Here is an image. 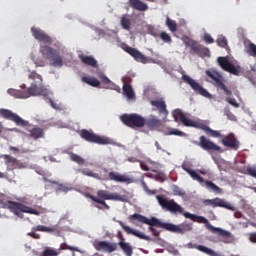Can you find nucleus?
I'll return each instance as SVG.
<instances>
[{
	"mask_svg": "<svg viewBox=\"0 0 256 256\" xmlns=\"http://www.w3.org/2000/svg\"><path fill=\"white\" fill-rule=\"evenodd\" d=\"M34 231H42L43 233H54L55 228L47 227L44 225H38L34 228Z\"/></svg>",
	"mask_w": 256,
	"mask_h": 256,
	"instance_id": "4c0bfd02",
	"label": "nucleus"
},
{
	"mask_svg": "<svg viewBox=\"0 0 256 256\" xmlns=\"http://www.w3.org/2000/svg\"><path fill=\"white\" fill-rule=\"evenodd\" d=\"M40 53L43 58L32 56L36 67H45L47 61H50L52 67H63V57L55 48L51 46H40Z\"/></svg>",
	"mask_w": 256,
	"mask_h": 256,
	"instance_id": "39448f33",
	"label": "nucleus"
},
{
	"mask_svg": "<svg viewBox=\"0 0 256 256\" xmlns=\"http://www.w3.org/2000/svg\"><path fill=\"white\" fill-rule=\"evenodd\" d=\"M220 204H221V198L204 200V205H210L213 208L219 207Z\"/></svg>",
	"mask_w": 256,
	"mask_h": 256,
	"instance_id": "72a5a7b5",
	"label": "nucleus"
},
{
	"mask_svg": "<svg viewBox=\"0 0 256 256\" xmlns=\"http://www.w3.org/2000/svg\"><path fill=\"white\" fill-rule=\"evenodd\" d=\"M31 32L34 39H36L40 43H44L45 45H51V43H53V39H51L50 36L47 33H45L43 30L32 27Z\"/></svg>",
	"mask_w": 256,
	"mask_h": 256,
	"instance_id": "a211bd4d",
	"label": "nucleus"
},
{
	"mask_svg": "<svg viewBox=\"0 0 256 256\" xmlns=\"http://www.w3.org/2000/svg\"><path fill=\"white\" fill-rule=\"evenodd\" d=\"M155 147L158 151L161 150V145L157 141L155 142Z\"/></svg>",
	"mask_w": 256,
	"mask_h": 256,
	"instance_id": "0e129e2a",
	"label": "nucleus"
},
{
	"mask_svg": "<svg viewBox=\"0 0 256 256\" xmlns=\"http://www.w3.org/2000/svg\"><path fill=\"white\" fill-rule=\"evenodd\" d=\"M167 135H176L177 137H185L184 132H182L181 130L175 129V128H170L168 130Z\"/></svg>",
	"mask_w": 256,
	"mask_h": 256,
	"instance_id": "a18cd8bd",
	"label": "nucleus"
},
{
	"mask_svg": "<svg viewBox=\"0 0 256 256\" xmlns=\"http://www.w3.org/2000/svg\"><path fill=\"white\" fill-rule=\"evenodd\" d=\"M190 49L193 51V53H196V55H201L203 51H209V49L204 48L203 46L197 44L195 41L191 42Z\"/></svg>",
	"mask_w": 256,
	"mask_h": 256,
	"instance_id": "c85d7f7f",
	"label": "nucleus"
},
{
	"mask_svg": "<svg viewBox=\"0 0 256 256\" xmlns=\"http://www.w3.org/2000/svg\"><path fill=\"white\" fill-rule=\"evenodd\" d=\"M216 43L219 47H227V38L225 36H219Z\"/></svg>",
	"mask_w": 256,
	"mask_h": 256,
	"instance_id": "49530a36",
	"label": "nucleus"
},
{
	"mask_svg": "<svg viewBox=\"0 0 256 256\" xmlns=\"http://www.w3.org/2000/svg\"><path fill=\"white\" fill-rule=\"evenodd\" d=\"M27 235H28V237H32V239H39L40 238V235L35 233V232H29Z\"/></svg>",
	"mask_w": 256,
	"mask_h": 256,
	"instance_id": "4d7b16f0",
	"label": "nucleus"
},
{
	"mask_svg": "<svg viewBox=\"0 0 256 256\" xmlns=\"http://www.w3.org/2000/svg\"><path fill=\"white\" fill-rule=\"evenodd\" d=\"M96 195L98 201H121L122 203H125V201H127L126 195L111 193L107 190H98Z\"/></svg>",
	"mask_w": 256,
	"mask_h": 256,
	"instance_id": "9b49d317",
	"label": "nucleus"
},
{
	"mask_svg": "<svg viewBox=\"0 0 256 256\" xmlns=\"http://www.w3.org/2000/svg\"><path fill=\"white\" fill-rule=\"evenodd\" d=\"M150 227H149V230L150 231H152V233H153V235L155 236V237H157L158 235H159V232H157L156 230H155V228H153L154 226H151V225H149Z\"/></svg>",
	"mask_w": 256,
	"mask_h": 256,
	"instance_id": "680f3d73",
	"label": "nucleus"
},
{
	"mask_svg": "<svg viewBox=\"0 0 256 256\" xmlns=\"http://www.w3.org/2000/svg\"><path fill=\"white\" fill-rule=\"evenodd\" d=\"M129 219H131L132 221H138V223H144V225H151L159 227L160 229H166V231H172V233H180L181 235L189 231H193V226H191V224L182 223L180 225H174L171 223L161 222L159 219L155 217L149 219L137 213L130 215Z\"/></svg>",
	"mask_w": 256,
	"mask_h": 256,
	"instance_id": "7ed1b4c3",
	"label": "nucleus"
},
{
	"mask_svg": "<svg viewBox=\"0 0 256 256\" xmlns=\"http://www.w3.org/2000/svg\"><path fill=\"white\" fill-rule=\"evenodd\" d=\"M59 250H55L53 248H46L40 256H58Z\"/></svg>",
	"mask_w": 256,
	"mask_h": 256,
	"instance_id": "e433bc0d",
	"label": "nucleus"
},
{
	"mask_svg": "<svg viewBox=\"0 0 256 256\" xmlns=\"http://www.w3.org/2000/svg\"><path fill=\"white\" fill-rule=\"evenodd\" d=\"M9 149H10V151H13L14 153H19V148L15 147V146H10Z\"/></svg>",
	"mask_w": 256,
	"mask_h": 256,
	"instance_id": "e2e57ef3",
	"label": "nucleus"
},
{
	"mask_svg": "<svg viewBox=\"0 0 256 256\" xmlns=\"http://www.w3.org/2000/svg\"><path fill=\"white\" fill-rule=\"evenodd\" d=\"M166 25L172 33H175V31H177V23L171 20L169 17H167L166 19Z\"/></svg>",
	"mask_w": 256,
	"mask_h": 256,
	"instance_id": "ea45409f",
	"label": "nucleus"
},
{
	"mask_svg": "<svg viewBox=\"0 0 256 256\" xmlns=\"http://www.w3.org/2000/svg\"><path fill=\"white\" fill-rule=\"evenodd\" d=\"M94 207H96V209H103V207H101V205L95 204Z\"/></svg>",
	"mask_w": 256,
	"mask_h": 256,
	"instance_id": "338daca9",
	"label": "nucleus"
},
{
	"mask_svg": "<svg viewBox=\"0 0 256 256\" xmlns=\"http://www.w3.org/2000/svg\"><path fill=\"white\" fill-rule=\"evenodd\" d=\"M130 7L136 9V11H147V4L143 3L141 0H129Z\"/></svg>",
	"mask_w": 256,
	"mask_h": 256,
	"instance_id": "a878e982",
	"label": "nucleus"
},
{
	"mask_svg": "<svg viewBox=\"0 0 256 256\" xmlns=\"http://www.w3.org/2000/svg\"><path fill=\"white\" fill-rule=\"evenodd\" d=\"M0 159H4V163L9 171H14V169H21V167H23V163L9 154H1Z\"/></svg>",
	"mask_w": 256,
	"mask_h": 256,
	"instance_id": "dca6fc26",
	"label": "nucleus"
},
{
	"mask_svg": "<svg viewBox=\"0 0 256 256\" xmlns=\"http://www.w3.org/2000/svg\"><path fill=\"white\" fill-rule=\"evenodd\" d=\"M204 41L208 44L215 43V40L213 39V37H211V34L209 33L204 34Z\"/></svg>",
	"mask_w": 256,
	"mask_h": 256,
	"instance_id": "603ef678",
	"label": "nucleus"
},
{
	"mask_svg": "<svg viewBox=\"0 0 256 256\" xmlns=\"http://www.w3.org/2000/svg\"><path fill=\"white\" fill-rule=\"evenodd\" d=\"M160 39L163 40L164 43H168V44L173 43V39H171V35H169L165 31L160 33Z\"/></svg>",
	"mask_w": 256,
	"mask_h": 256,
	"instance_id": "37998d69",
	"label": "nucleus"
},
{
	"mask_svg": "<svg viewBox=\"0 0 256 256\" xmlns=\"http://www.w3.org/2000/svg\"><path fill=\"white\" fill-rule=\"evenodd\" d=\"M98 77L102 81L103 85H111V81L105 74H100Z\"/></svg>",
	"mask_w": 256,
	"mask_h": 256,
	"instance_id": "09e8293b",
	"label": "nucleus"
},
{
	"mask_svg": "<svg viewBox=\"0 0 256 256\" xmlns=\"http://www.w3.org/2000/svg\"><path fill=\"white\" fill-rule=\"evenodd\" d=\"M80 173H82V175H86L87 177H94L95 176L93 174V171L87 170V169L80 170Z\"/></svg>",
	"mask_w": 256,
	"mask_h": 256,
	"instance_id": "5fc2aeb1",
	"label": "nucleus"
},
{
	"mask_svg": "<svg viewBox=\"0 0 256 256\" xmlns=\"http://www.w3.org/2000/svg\"><path fill=\"white\" fill-rule=\"evenodd\" d=\"M31 32L34 39H36L40 43H44L45 45H51V43H53V39H51L50 36L47 33H45L43 30L32 27Z\"/></svg>",
	"mask_w": 256,
	"mask_h": 256,
	"instance_id": "f3484780",
	"label": "nucleus"
},
{
	"mask_svg": "<svg viewBox=\"0 0 256 256\" xmlns=\"http://www.w3.org/2000/svg\"><path fill=\"white\" fill-rule=\"evenodd\" d=\"M122 81H123L124 85H127V83H131V77L125 76L122 78Z\"/></svg>",
	"mask_w": 256,
	"mask_h": 256,
	"instance_id": "bf43d9fd",
	"label": "nucleus"
},
{
	"mask_svg": "<svg viewBox=\"0 0 256 256\" xmlns=\"http://www.w3.org/2000/svg\"><path fill=\"white\" fill-rule=\"evenodd\" d=\"M108 179L109 181H115V183H129V181H131L129 176L116 171L109 172Z\"/></svg>",
	"mask_w": 256,
	"mask_h": 256,
	"instance_id": "4be33fe9",
	"label": "nucleus"
},
{
	"mask_svg": "<svg viewBox=\"0 0 256 256\" xmlns=\"http://www.w3.org/2000/svg\"><path fill=\"white\" fill-rule=\"evenodd\" d=\"M52 185H57L56 186V191H59L61 193H68L69 187L64 185V184H58L56 181H51Z\"/></svg>",
	"mask_w": 256,
	"mask_h": 256,
	"instance_id": "58836bf2",
	"label": "nucleus"
},
{
	"mask_svg": "<svg viewBox=\"0 0 256 256\" xmlns=\"http://www.w3.org/2000/svg\"><path fill=\"white\" fill-rule=\"evenodd\" d=\"M80 137L84 139V141H88V143H96L97 145H111V139L99 136L87 129L80 131Z\"/></svg>",
	"mask_w": 256,
	"mask_h": 256,
	"instance_id": "1a4fd4ad",
	"label": "nucleus"
},
{
	"mask_svg": "<svg viewBox=\"0 0 256 256\" xmlns=\"http://www.w3.org/2000/svg\"><path fill=\"white\" fill-rule=\"evenodd\" d=\"M67 249L69 251H79V249H77L76 247H73V246H69V245H67V243H62L60 245V251H65Z\"/></svg>",
	"mask_w": 256,
	"mask_h": 256,
	"instance_id": "de8ad7c7",
	"label": "nucleus"
},
{
	"mask_svg": "<svg viewBox=\"0 0 256 256\" xmlns=\"http://www.w3.org/2000/svg\"><path fill=\"white\" fill-rule=\"evenodd\" d=\"M123 93L129 99H135V92L133 91V87L130 84L123 85Z\"/></svg>",
	"mask_w": 256,
	"mask_h": 256,
	"instance_id": "c756f323",
	"label": "nucleus"
},
{
	"mask_svg": "<svg viewBox=\"0 0 256 256\" xmlns=\"http://www.w3.org/2000/svg\"><path fill=\"white\" fill-rule=\"evenodd\" d=\"M248 175H250V177H254V179H256V168L255 167H247L246 169Z\"/></svg>",
	"mask_w": 256,
	"mask_h": 256,
	"instance_id": "3c124183",
	"label": "nucleus"
},
{
	"mask_svg": "<svg viewBox=\"0 0 256 256\" xmlns=\"http://www.w3.org/2000/svg\"><path fill=\"white\" fill-rule=\"evenodd\" d=\"M150 105H152V107H156L159 113H167V104H165L163 99L152 100L150 101Z\"/></svg>",
	"mask_w": 256,
	"mask_h": 256,
	"instance_id": "393cba45",
	"label": "nucleus"
},
{
	"mask_svg": "<svg viewBox=\"0 0 256 256\" xmlns=\"http://www.w3.org/2000/svg\"><path fill=\"white\" fill-rule=\"evenodd\" d=\"M118 245L121 247L122 251H124L125 255L132 256L133 255V248L127 242L120 241Z\"/></svg>",
	"mask_w": 256,
	"mask_h": 256,
	"instance_id": "7c9ffc66",
	"label": "nucleus"
},
{
	"mask_svg": "<svg viewBox=\"0 0 256 256\" xmlns=\"http://www.w3.org/2000/svg\"><path fill=\"white\" fill-rule=\"evenodd\" d=\"M205 185L207 189H211V191H214V193H221V189L219 188V186H217L212 181L206 180Z\"/></svg>",
	"mask_w": 256,
	"mask_h": 256,
	"instance_id": "f704fd0d",
	"label": "nucleus"
},
{
	"mask_svg": "<svg viewBox=\"0 0 256 256\" xmlns=\"http://www.w3.org/2000/svg\"><path fill=\"white\" fill-rule=\"evenodd\" d=\"M119 225L122 227V229H124L126 233H128V235H134V237H138V239H143L144 241H151V238L143 234V232L134 230L129 226H125L123 222H119Z\"/></svg>",
	"mask_w": 256,
	"mask_h": 256,
	"instance_id": "412c9836",
	"label": "nucleus"
},
{
	"mask_svg": "<svg viewBox=\"0 0 256 256\" xmlns=\"http://www.w3.org/2000/svg\"><path fill=\"white\" fill-rule=\"evenodd\" d=\"M5 178V174L3 172H0V179H4Z\"/></svg>",
	"mask_w": 256,
	"mask_h": 256,
	"instance_id": "774afa93",
	"label": "nucleus"
},
{
	"mask_svg": "<svg viewBox=\"0 0 256 256\" xmlns=\"http://www.w3.org/2000/svg\"><path fill=\"white\" fill-rule=\"evenodd\" d=\"M145 125L148 127V129H158V127L161 125V120L157 118H150L148 120H145Z\"/></svg>",
	"mask_w": 256,
	"mask_h": 256,
	"instance_id": "cd10ccee",
	"label": "nucleus"
},
{
	"mask_svg": "<svg viewBox=\"0 0 256 256\" xmlns=\"http://www.w3.org/2000/svg\"><path fill=\"white\" fill-rule=\"evenodd\" d=\"M142 185H143L144 191H146L148 195H155L156 191L150 190L145 182H143Z\"/></svg>",
	"mask_w": 256,
	"mask_h": 256,
	"instance_id": "864d4df0",
	"label": "nucleus"
},
{
	"mask_svg": "<svg viewBox=\"0 0 256 256\" xmlns=\"http://www.w3.org/2000/svg\"><path fill=\"white\" fill-rule=\"evenodd\" d=\"M127 161H129V163H139L140 160H138L137 158L135 157H129L127 159Z\"/></svg>",
	"mask_w": 256,
	"mask_h": 256,
	"instance_id": "052dcab7",
	"label": "nucleus"
},
{
	"mask_svg": "<svg viewBox=\"0 0 256 256\" xmlns=\"http://www.w3.org/2000/svg\"><path fill=\"white\" fill-rule=\"evenodd\" d=\"M120 25L126 31H129L131 29V20L126 16H122L120 20Z\"/></svg>",
	"mask_w": 256,
	"mask_h": 256,
	"instance_id": "473e14b6",
	"label": "nucleus"
},
{
	"mask_svg": "<svg viewBox=\"0 0 256 256\" xmlns=\"http://www.w3.org/2000/svg\"><path fill=\"white\" fill-rule=\"evenodd\" d=\"M50 103H51V105H52V107H53L54 109H57V106H55V102H53L52 100H50Z\"/></svg>",
	"mask_w": 256,
	"mask_h": 256,
	"instance_id": "69168bd1",
	"label": "nucleus"
},
{
	"mask_svg": "<svg viewBox=\"0 0 256 256\" xmlns=\"http://www.w3.org/2000/svg\"><path fill=\"white\" fill-rule=\"evenodd\" d=\"M28 79H32V81L38 80V85L32 83L27 90L8 89L9 95L16 97V99H29V97H35L37 95H42L43 97L49 96V90L43 87V76L36 71H32L29 74Z\"/></svg>",
	"mask_w": 256,
	"mask_h": 256,
	"instance_id": "f03ea898",
	"label": "nucleus"
},
{
	"mask_svg": "<svg viewBox=\"0 0 256 256\" xmlns=\"http://www.w3.org/2000/svg\"><path fill=\"white\" fill-rule=\"evenodd\" d=\"M184 117H185V114L180 109L173 111V118L176 122L182 121L184 119Z\"/></svg>",
	"mask_w": 256,
	"mask_h": 256,
	"instance_id": "a19ab883",
	"label": "nucleus"
},
{
	"mask_svg": "<svg viewBox=\"0 0 256 256\" xmlns=\"http://www.w3.org/2000/svg\"><path fill=\"white\" fill-rule=\"evenodd\" d=\"M197 146L201 147L203 151H207L208 153H223V149L221 148V146L211 141V139L207 138L205 135L199 137V142H197Z\"/></svg>",
	"mask_w": 256,
	"mask_h": 256,
	"instance_id": "9d476101",
	"label": "nucleus"
},
{
	"mask_svg": "<svg viewBox=\"0 0 256 256\" xmlns=\"http://www.w3.org/2000/svg\"><path fill=\"white\" fill-rule=\"evenodd\" d=\"M247 53L250 57H256V45L253 42L248 44Z\"/></svg>",
	"mask_w": 256,
	"mask_h": 256,
	"instance_id": "79ce46f5",
	"label": "nucleus"
},
{
	"mask_svg": "<svg viewBox=\"0 0 256 256\" xmlns=\"http://www.w3.org/2000/svg\"><path fill=\"white\" fill-rule=\"evenodd\" d=\"M182 169H184L186 171V173H188V175H190V177L193 179V181H197L198 183H200V185H203V183H205V179H203L201 177V175H199L197 173V171L195 170H191L188 167L182 166Z\"/></svg>",
	"mask_w": 256,
	"mask_h": 256,
	"instance_id": "b1692460",
	"label": "nucleus"
},
{
	"mask_svg": "<svg viewBox=\"0 0 256 256\" xmlns=\"http://www.w3.org/2000/svg\"><path fill=\"white\" fill-rule=\"evenodd\" d=\"M80 61L84 63V65H88L89 67L97 68L99 64L97 63V60L93 58V56H86L84 54H80L79 56Z\"/></svg>",
	"mask_w": 256,
	"mask_h": 256,
	"instance_id": "5701e85b",
	"label": "nucleus"
},
{
	"mask_svg": "<svg viewBox=\"0 0 256 256\" xmlns=\"http://www.w3.org/2000/svg\"><path fill=\"white\" fill-rule=\"evenodd\" d=\"M249 241H251V243H256V233L249 234Z\"/></svg>",
	"mask_w": 256,
	"mask_h": 256,
	"instance_id": "13d9d810",
	"label": "nucleus"
},
{
	"mask_svg": "<svg viewBox=\"0 0 256 256\" xmlns=\"http://www.w3.org/2000/svg\"><path fill=\"white\" fill-rule=\"evenodd\" d=\"M222 145L224 147H229V149H233L234 151H237L239 149V140L235 137V134L230 133L226 136H224L221 140Z\"/></svg>",
	"mask_w": 256,
	"mask_h": 256,
	"instance_id": "6ab92c4d",
	"label": "nucleus"
},
{
	"mask_svg": "<svg viewBox=\"0 0 256 256\" xmlns=\"http://www.w3.org/2000/svg\"><path fill=\"white\" fill-rule=\"evenodd\" d=\"M182 79L184 83H187L188 85H190V87L193 89V91H195V93H198V95H201L202 97H206L207 99H211L210 93L193 78L187 75H183Z\"/></svg>",
	"mask_w": 256,
	"mask_h": 256,
	"instance_id": "4468645a",
	"label": "nucleus"
},
{
	"mask_svg": "<svg viewBox=\"0 0 256 256\" xmlns=\"http://www.w3.org/2000/svg\"><path fill=\"white\" fill-rule=\"evenodd\" d=\"M217 61H218V65H220L223 71H227V73H231V75H236L237 77L238 75H240L241 66L239 65L235 66L233 63L229 61L227 57H218Z\"/></svg>",
	"mask_w": 256,
	"mask_h": 256,
	"instance_id": "ddd939ff",
	"label": "nucleus"
},
{
	"mask_svg": "<svg viewBox=\"0 0 256 256\" xmlns=\"http://www.w3.org/2000/svg\"><path fill=\"white\" fill-rule=\"evenodd\" d=\"M87 197L91 199V201H93L94 203H98V205H102V207H104L105 209L107 210L111 209V207L107 204V202L103 200H97L96 196H93L92 194H88Z\"/></svg>",
	"mask_w": 256,
	"mask_h": 256,
	"instance_id": "2f4dec72",
	"label": "nucleus"
},
{
	"mask_svg": "<svg viewBox=\"0 0 256 256\" xmlns=\"http://www.w3.org/2000/svg\"><path fill=\"white\" fill-rule=\"evenodd\" d=\"M81 81L82 83H86L87 85H90V87H99V85H101V82L93 76H89V77L84 76L81 78Z\"/></svg>",
	"mask_w": 256,
	"mask_h": 256,
	"instance_id": "bb28decb",
	"label": "nucleus"
},
{
	"mask_svg": "<svg viewBox=\"0 0 256 256\" xmlns=\"http://www.w3.org/2000/svg\"><path fill=\"white\" fill-rule=\"evenodd\" d=\"M96 251H104L105 253H113L117 251V243L100 241L94 245Z\"/></svg>",
	"mask_w": 256,
	"mask_h": 256,
	"instance_id": "aec40b11",
	"label": "nucleus"
},
{
	"mask_svg": "<svg viewBox=\"0 0 256 256\" xmlns=\"http://www.w3.org/2000/svg\"><path fill=\"white\" fill-rule=\"evenodd\" d=\"M0 115L3 119L12 121L18 127H23L28 133H30L28 137H31L32 139H41L43 135H45V132L41 128L33 126L29 121L24 120L21 116L15 114V112L9 109H0Z\"/></svg>",
	"mask_w": 256,
	"mask_h": 256,
	"instance_id": "20e7f679",
	"label": "nucleus"
},
{
	"mask_svg": "<svg viewBox=\"0 0 256 256\" xmlns=\"http://www.w3.org/2000/svg\"><path fill=\"white\" fill-rule=\"evenodd\" d=\"M219 207H223L224 209H228V211H235V206L231 205L230 203L226 202L223 199H220Z\"/></svg>",
	"mask_w": 256,
	"mask_h": 256,
	"instance_id": "c03bdc74",
	"label": "nucleus"
},
{
	"mask_svg": "<svg viewBox=\"0 0 256 256\" xmlns=\"http://www.w3.org/2000/svg\"><path fill=\"white\" fill-rule=\"evenodd\" d=\"M226 101L229 103V105H232V107H235L236 109L239 108V103L237 100H235V98L228 97L226 98Z\"/></svg>",
	"mask_w": 256,
	"mask_h": 256,
	"instance_id": "8fccbe9b",
	"label": "nucleus"
},
{
	"mask_svg": "<svg viewBox=\"0 0 256 256\" xmlns=\"http://www.w3.org/2000/svg\"><path fill=\"white\" fill-rule=\"evenodd\" d=\"M0 205L3 209H9L11 213H14L16 217H23V213H29L30 215H40L39 211L25 206L19 202L14 201H4L0 199Z\"/></svg>",
	"mask_w": 256,
	"mask_h": 256,
	"instance_id": "423d86ee",
	"label": "nucleus"
},
{
	"mask_svg": "<svg viewBox=\"0 0 256 256\" xmlns=\"http://www.w3.org/2000/svg\"><path fill=\"white\" fill-rule=\"evenodd\" d=\"M139 163H140V168L142 169V171H149V166L147 165L146 162L140 160Z\"/></svg>",
	"mask_w": 256,
	"mask_h": 256,
	"instance_id": "6e6d98bb",
	"label": "nucleus"
},
{
	"mask_svg": "<svg viewBox=\"0 0 256 256\" xmlns=\"http://www.w3.org/2000/svg\"><path fill=\"white\" fill-rule=\"evenodd\" d=\"M70 159H71V161H74V163H77L78 165L85 164V159H83L81 156H79L75 153H70Z\"/></svg>",
	"mask_w": 256,
	"mask_h": 256,
	"instance_id": "c9c22d12",
	"label": "nucleus"
},
{
	"mask_svg": "<svg viewBox=\"0 0 256 256\" xmlns=\"http://www.w3.org/2000/svg\"><path fill=\"white\" fill-rule=\"evenodd\" d=\"M124 51L128 53V55H131V57H133V59H135L138 63H151V59L149 57L143 55V53L131 46H126Z\"/></svg>",
	"mask_w": 256,
	"mask_h": 256,
	"instance_id": "2eb2a0df",
	"label": "nucleus"
},
{
	"mask_svg": "<svg viewBox=\"0 0 256 256\" xmlns=\"http://www.w3.org/2000/svg\"><path fill=\"white\" fill-rule=\"evenodd\" d=\"M181 123L185 127H194L195 129H201L202 131H204V133H206V135H208V137H214V138L223 137V135H221L219 131L211 129L209 126H207L203 122L191 120L187 118V116H184V118H182Z\"/></svg>",
	"mask_w": 256,
	"mask_h": 256,
	"instance_id": "0eeeda50",
	"label": "nucleus"
},
{
	"mask_svg": "<svg viewBox=\"0 0 256 256\" xmlns=\"http://www.w3.org/2000/svg\"><path fill=\"white\" fill-rule=\"evenodd\" d=\"M156 199L162 209L170 211V213H181L186 219H191V221H194L195 223H204V225H207L211 233H214V235H218V237H220V241L222 243L229 245L235 242V236H233L230 231H227L223 228L211 226L209 224V220L203 216L184 212L183 207L175 202V200H168L167 198H165V196L161 195H156Z\"/></svg>",
	"mask_w": 256,
	"mask_h": 256,
	"instance_id": "f257e3e1",
	"label": "nucleus"
},
{
	"mask_svg": "<svg viewBox=\"0 0 256 256\" xmlns=\"http://www.w3.org/2000/svg\"><path fill=\"white\" fill-rule=\"evenodd\" d=\"M206 75L207 77H209V79H212V81H214L215 87H218V89L224 91L226 95H233V92L229 90V88H227L225 83H223V76H221V74L215 71L212 72L211 70H206Z\"/></svg>",
	"mask_w": 256,
	"mask_h": 256,
	"instance_id": "f8f14e48",
	"label": "nucleus"
},
{
	"mask_svg": "<svg viewBox=\"0 0 256 256\" xmlns=\"http://www.w3.org/2000/svg\"><path fill=\"white\" fill-rule=\"evenodd\" d=\"M120 121L127 127H131V129H134V127L139 129L145 127V118L139 114H124L120 116Z\"/></svg>",
	"mask_w": 256,
	"mask_h": 256,
	"instance_id": "6e6552de",
	"label": "nucleus"
}]
</instances>
